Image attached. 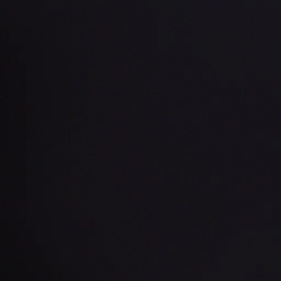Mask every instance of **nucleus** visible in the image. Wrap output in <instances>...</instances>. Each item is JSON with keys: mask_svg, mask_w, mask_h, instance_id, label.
<instances>
[{"mask_svg": "<svg viewBox=\"0 0 281 281\" xmlns=\"http://www.w3.org/2000/svg\"><path fill=\"white\" fill-rule=\"evenodd\" d=\"M229 3H236V2H229Z\"/></svg>", "mask_w": 281, "mask_h": 281, "instance_id": "f03ea898", "label": "nucleus"}, {"mask_svg": "<svg viewBox=\"0 0 281 281\" xmlns=\"http://www.w3.org/2000/svg\"><path fill=\"white\" fill-rule=\"evenodd\" d=\"M175 3H184V2H175Z\"/></svg>", "mask_w": 281, "mask_h": 281, "instance_id": "f257e3e1", "label": "nucleus"}]
</instances>
